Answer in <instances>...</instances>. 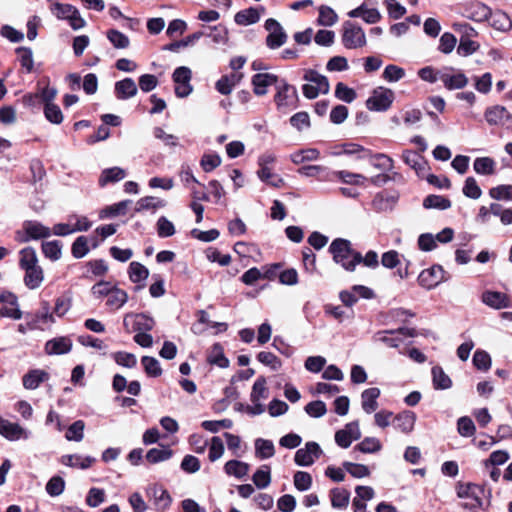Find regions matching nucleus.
<instances>
[{"label":"nucleus","instance_id":"nucleus-58","mask_svg":"<svg viewBox=\"0 0 512 512\" xmlns=\"http://www.w3.org/2000/svg\"><path fill=\"white\" fill-rule=\"evenodd\" d=\"M257 360L274 371H278L282 366L280 358L272 352L262 351L258 353Z\"/></svg>","mask_w":512,"mask_h":512},{"label":"nucleus","instance_id":"nucleus-16","mask_svg":"<svg viewBox=\"0 0 512 512\" xmlns=\"http://www.w3.org/2000/svg\"><path fill=\"white\" fill-rule=\"evenodd\" d=\"M485 120L489 125L503 126L512 120V114L501 105L488 107L484 113Z\"/></svg>","mask_w":512,"mask_h":512},{"label":"nucleus","instance_id":"nucleus-64","mask_svg":"<svg viewBox=\"0 0 512 512\" xmlns=\"http://www.w3.org/2000/svg\"><path fill=\"white\" fill-rule=\"evenodd\" d=\"M489 196L495 200H512V185H499L489 190Z\"/></svg>","mask_w":512,"mask_h":512},{"label":"nucleus","instance_id":"nucleus-14","mask_svg":"<svg viewBox=\"0 0 512 512\" xmlns=\"http://www.w3.org/2000/svg\"><path fill=\"white\" fill-rule=\"evenodd\" d=\"M361 437V431L357 421L348 423L344 429L335 433V441L342 448H348L351 443Z\"/></svg>","mask_w":512,"mask_h":512},{"label":"nucleus","instance_id":"nucleus-39","mask_svg":"<svg viewBox=\"0 0 512 512\" xmlns=\"http://www.w3.org/2000/svg\"><path fill=\"white\" fill-rule=\"evenodd\" d=\"M402 159L408 166H410L412 169H414L417 174H420L421 172H423L425 170L426 163H425L423 157L414 151H410V150L404 151L403 155H402Z\"/></svg>","mask_w":512,"mask_h":512},{"label":"nucleus","instance_id":"nucleus-2","mask_svg":"<svg viewBox=\"0 0 512 512\" xmlns=\"http://www.w3.org/2000/svg\"><path fill=\"white\" fill-rule=\"evenodd\" d=\"M303 80L306 81V83L302 86V92L308 99H315L320 94H327L330 90L327 77L316 70L305 69Z\"/></svg>","mask_w":512,"mask_h":512},{"label":"nucleus","instance_id":"nucleus-24","mask_svg":"<svg viewBox=\"0 0 512 512\" xmlns=\"http://www.w3.org/2000/svg\"><path fill=\"white\" fill-rule=\"evenodd\" d=\"M72 349V341L68 337H58L49 340L45 345V351L49 355L65 354Z\"/></svg>","mask_w":512,"mask_h":512},{"label":"nucleus","instance_id":"nucleus-17","mask_svg":"<svg viewBox=\"0 0 512 512\" xmlns=\"http://www.w3.org/2000/svg\"><path fill=\"white\" fill-rule=\"evenodd\" d=\"M25 237L20 239L22 242L30 240H39L48 238L51 235V229L37 221H26L23 224Z\"/></svg>","mask_w":512,"mask_h":512},{"label":"nucleus","instance_id":"nucleus-52","mask_svg":"<svg viewBox=\"0 0 512 512\" xmlns=\"http://www.w3.org/2000/svg\"><path fill=\"white\" fill-rule=\"evenodd\" d=\"M225 451V447L223 441L220 437L214 436L211 438L209 443V453L208 458L211 462H215L219 460Z\"/></svg>","mask_w":512,"mask_h":512},{"label":"nucleus","instance_id":"nucleus-49","mask_svg":"<svg viewBox=\"0 0 512 512\" xmlns=\"http://www.w3.org/2000/svg\"><path fill=\"white\" fill-rule=\"evenodd\" d=\"M253 483L259 489H264L270 485L271 482V471L267 465L259 468L252 477Z\"/></svg>","mask_w":512,"mask_h":512},{"label":"nucleus","instance_id":"nucleus-31","mask_svg":"<svg viewBox=\"0 0 512 512\" xmlns=\"http://www.w3.org/2000/svg\"><path fill=\"white\" fill-rule=\"evenodd\" d=\"M49 375L44 370L34 369L23 376V386L26 389H36L39 385L48 380Z\"/></svg>","mask_w":512,"mask_h":512},{"label":"nucleus","instance_id":"nucleus-4","mask_svg":"<svg viewBox=\"0 0 512 512\" xmlns=\"http://www.w3.org/2000/svg\"><path fill=\"white\" fill-rule=\"evenodd\" d=\"M457 495L459 498L467 499L464 503L465 508L477 509L482 506L484 488L473 483H459L457 485Z\"/></svg>","mask_w":512,"mask_h":512},{"label":"nucleus","instance_id":"nucleus-20","mask_svg":"<svg viewBox=\"0 0 512 512\" xmlns=\"http://www.w3.org/2000/svg\"><path fill=\"white\" fill-rule=\"evenodd\" d=\"M268 396L267 387H266V379L263 376L257 378L254 382L252 391L250 394L251 402L255 405L254 413L263 412V406L260 404L262 399H266Z\"/></svg>","mask_w":512,"mask_h":512},{"label":"nucleus","instance_id":"nucleus-60","mask_svg":"<svg viewBox=\"0 0 512 512\" xmlns=\"http://www.w3.org/2000/svg\"><path fill=\"white\" fill-rule=\"evenodd\" d=\"M16 53L21 66L30 73L34 66L32 50L26 47H19L16 49Z\"/></svg>","mask_w":512,"mask_h":512},{"label":"nucleus","instance_id":"nucleus-25","mask_svg":"<svg viewBox=\"0 0 512 512\" xmlns=\"http://www.w3.org/2000/svg\"><path fill=\"white\" fill-rule=\"evenodd\" d=\"M465 15L473 21L483 22L489 19L491 9L484 3L476 2L466 8Z\"/></svg>","mask_w":512,"mask_h":512},{"label":"nucleus","instance_id":"nucleus-47","mask_svg":"<svg viewBox=\"0 0 512 512\" xmlns=\"http://www.w3.org/2000/svg\"><path fill=\"white\" fill-rule=\"evenodd\" d=\"M433 385L435 389H448L452 385L449 376L439 366L432 368Z\"/></svg>","mask_w":512,"mask_h":512},{"label":"nucleus","instance_id":"nucleus-41","mask_svg":"<svg viewBox=\"0 0 512 512\" xmlns=\"http://www.w3.org/2000/svg\"><path fill=\"white\" fill-rule=\"evenodd\" d=\"M41 250L43 255L51 261L59 260L62 255V245L57 240L43 242Z\"/></svg>","mask_w":512,"mask_h":512},{"label":"nucleus","instance_id":"nucleus-1","mask_svg":"<svg viewBox=\"0 0 512 512\" xmlns=\"http://www.w3.org/2000/svg\"><path fill=\"white\" fill-rule=\"evenodd\" d=\"M329 250L333 260L340 264L346 271L353 272L358 264L362 262V255L351 248L350 241L342 238L335 239Z\"/></svg>","mask_w":512,"mask_h":512},{"label":"nucleus","instance_id":"nucleus-30","mask_svg":"<svg viewBox=\"0 0 512 512\" xmlns=\"http://www.w3.org/2000/svg\"><path fill=\"white\" fill-rule=\"evenodd\" d=\"M439 80H441L445 88L449 90L461 89L468 83L467 77L461 72L456 74L442 73L439 76Z\"/></svg>","mask_w":512,"mask_h":512},{"label":"nucleus","instance_id":"nucleus-40","mask_svg":"<svg viewBox=\"0 0 512 512\" xmlns=\"http://www.w3.org/2000/svg\"><path fill=\"white\" fill-rule=\"evenodd\" d=\"M38 257L35 249L25 247L19 252V266L22 270L37 266Z\"/></svg>","mask_w":512,"mask_h":512},{"label":"nucleus","instance_id":"nucleus-59","mask_svg":"<svg viewBox=\"0 0 512 512\" xmlns=\"http://www.w3.org/2000/svg\"><path fill=\"white\" fill-rule=\"evenodd\" d=\"M374 339L376 342H381L392 348L398 347L402 342L399 334L392 335L391 330L377 332L374 336Z\"/></svg>","mask_w":512,"mask_h":512},{"label":"nucleus","instance_id":"nucleus-61","mask_svg":"<svg viewBox=\"0 0 512 512\" xmlns=\"http://www.w3.org/2000/svg\"><path fill=\"white\" fill-rule=\"evenodd\" d=\"M141 363L148 376L158 377L162 374V369L160 367L159 361L156 358L144 356L141 359Z\"/></svg>","mask_w":512,"mask_h":512},{"label":"nucleus","instance_id":"nucleus-19","mask_svg":"<svg viewBox=\"0 0 512 512\" xmlns=\"http://www.w3.org/2000/svg\"><path fill=\"white\" fill-rule=\"evenodd\" d=\"M415 422L416 414L405 410L394 416L393 427L404 434H409L414 430Z\"/></svg>","mask_w":512,"mask_h":512},{"label":"nucleus","instance_id":"nucleus-48","mask_svg":"<svg viewBox=\"0 0 512 512\" xmlns=\"http://www.w3.org/2000/svg\"><path fill=\"white\" fill-rule=\"evenodd\" d=\"M257 175L263 182H266L272 187L280 188L284 184L283 179L279 175L273 173L270 167L260 168Z\"/></svg>","mask_w":512,"mask_h":512},{"label":"nucleus","instance_id":"nucleus-43","mask_svg":"<svg viewBox=\"0 0 512 512\" xmlns=\"http://www.w3.org/2000/svg\"><path fill=\"white\" fill-rule=\"evenodd\" d=\"M260 19V13L256 8H248L239 11L235 15V22L239 25L247 26L258 22Z\"/></svg>","mask_w":512,"mask_h":512},{"label":"nucleus","instance_id":"nucleus-15","mask_svg":"<svg viewBox=\"0 0 512 512\" xmlns=\"http://www.w3.org/2000/svg\"><path fill=\"white\" fill-rule=\"evenodd\" d=\"M444 279V270L441 266L435 265L429 269L423 270L419 277L418 283L426 289H432L440 284Z\"/></svg>","mask_w":512,"mask_h":512},{"label":"nucleus","instance_id":"nucleus-6","mask_svg":"<svg viewBox=\"0 0 512 512\" xmlns=\"http://www.w3.org/2000/svg\"><path fill=\"white\" fill-rule=\"evenodd\" d=\"M394 101V92L391 89L378 87L366 101L370 111H386Z\"/></svg>","mask_w":512,"mask_h":512},{"label":"nucleus","instance_id":"nucleus-53","mask_svg":"<svg viewBox=\"0 0 512 512\" xmlns=\"http://www.w3.org/2000/svg\"><path fill=\"white\" fill-rule=\"evenodd\" d=\"M207 361L212 365H217L221 368H226L229 365L228 359L224 356L223 350L220 345H214L212 350L207 356Z\"/></svg>","mask_w":512,"mask_h":512},{"label":"nucleus","instance_id":"nucleus-13","mask_svg":"<svg viewBox=\"0 0 512 512\" xmlns=\"http://www.w3.org/2000/svg\"><path fill=\"white\" fill-rule=\"evenodd\" d=\"M0 302L3 307L0 310V315L8 318L18 320L22 317V312L18 306V298L11 292H3L0 295Z\"/></svg>","mask_w":512,"mask_h":512},{"label":"nucleus","instance_id":"nucleus-18","mask_svg":"<svg viewBox=\"0 0 512 512\" xmlns=\"http://www.w3.org/2000/svg\"><path fill=\"white\" fill-rule=\"evenodd\" d=\"M0 434L10 441L20 438L27 439L28 433L19 424L10 422L0 417Z\"/></svg>","mask_w":512,"mask_h":512},{"label":"nucleus","instance_id":"nucleus-8","mask_svg":"<svg viewBox=\"0 0 512 512\" xmlns=\"http://www.w3.org/2000/svg\"><path fill=\"white\" fill-rule=\"evenodd\" d=\"M123 325L134 332H143L152 330L155 321L143 313H128L124 316Z\"/></svg>","mask_w":512,"mask_h":512},{"label":"nucleus","instance_id":"nucleus-57","mask_svg":"<svg viewBox=\"0 0 512 512\" xmlns=\"http://www.w3.org/2000/svg\"><path fill=\"white\" fill-rule=\"evenodd\" d=\"M338 20V16L335 11L328 6H320L318 24L322 26H332Z\"/></svg>","mask_w":512,"mask_h":512},{"label":"nucleus","instance_id":"nucleus-11","mask_svg":"<svg viewBox=\"0 0 512 512\" xmlns=\"http://www.w3.org/2000/svg\"><path fill=\"white\" fill-rule=\"evenodd\" d=\"M265 28L269 32L266 44L270 49H277L286 42L287 34L278 21L272 18L268 19L265 22Z\"/></svg>","mask_w":512,"mask_h":512},{"label":"nucleus","instance_id":"nucleus-5","mask_svg":"<svg viewBox=\"0 0 512 512\" xmlns=\"http://www.w3.org/2000/svg\"><path fill=\"white\" fill-rule=\"evenodd\" d=\"M51 12L58 19L69 21L70 26L74 30L81 29L86 25L85 20L80 16L79 11L73 5L54 2L51 5Z\"/></svg>","mask_w":512,"mask_h":512},{"label":"nucleus","instance_id":"nucleus-29","mask_svg":"<svg viewBox=\"0 0 512 512\" xmlns=\"http://www.w3.org/2000/svg\"><path fill=\"white\" fill-rule=\"evenodd\" d=\"M126 177V171L120 167L104 169L99 177V186L104 187L109 183H116Z\"/></svg>","mask_w":512,"mask_h":512},{"label":"nucleus","instance_id":"nucleus-26","mask_svg":"<svg viewBox=\"0 0 512 512\" xmlns=\"http://www.w3.org/2000/svg\"><path fill=\"white\" fill-rule=\"evenodd\" d=\"M243 75L231 73L223 75L215 84L216 90L222 95H229L233 88L242 80Z\"/></svg>","mask_w":512,"mask_h":512},{"label":"nucleus","instance_id":"nucleus-62","mask_svg":"<svg viewBox=\"0 0 512 512\" xmlns=\"http://www.w3.org/2000/svg\"><path fill=\"white\" fill-rule=\"evenodd\" d=\"M423 205L425 208L448 209L451 206V201L443 196L429 195L424 199Z\"/></svg>","mask_w":512,"mask_h":512},{"label":"nucleus","instance_id":"nucleus-45","mask_svg":"<svg viewBox=\"0 0 512 512\" xmlns=\"http://www.w3.org/2000/svg\"><path fill=\"white\" fill-rule=\"evenodd\" d=\"M473 168L477 174L492 175L495 173L496 163L490 157H479L475 159Z\"/></svg>","mask_w":512,"mask_h":512},{"label":"nucleus","instance_id":"nucleus-22","mask_svg":"<svg viewBox=\"0 0 512 512\" xmlns=\"http://www.w3.org/2000/svg\"><path fill=\"white\" fill-rule=\"evenodd\" d=\"M95 461L96 459L94 457L82 456L79 454H67L60 458V463L62 465L79 469H88L95 463Z\"/></svg>","mask_w":512,"mask_h":512},{"label":"nucleus","instance_id":"nucleus-32","mask_svg":"<svg viewBox=\"0 0 512 512\" xmlns=\"http://www.w3.org/2000/svg\"><path fill=\"white\" fill-rule=\"evenodd\" d=\"M127 301V292L116 285V287L111 290L110 295L106 300V306L111 311H115L123 307Z\"/></svg>","mask_w":512,"mask_h":512},{"label":"nucleus","instance_id":"nucleus-51","mask_svg":"<svg viewBox=\"0 0 512 512\" xmlns=\"http://www.w3.org/2000/svg\"><path fill=\"white\" fill-rule=\"evenodd\" d=\"M85 423L82 420H77L72 423L65 434L68 441L80 442L84 438Z\"/></svg>","mask_w":512,"mask_h":512},{"label":"nucleus","instance_id":"nucleus-12","mask_svg":"<svg viewBox=\"0 0 512 512\" xmlns=\"http://www.w3.org/2000/svg\"><path fill=\"white\" fill-rule=\"evenodd\" d=\"M322 450L318 443L307 442L304 448L295 453V463L299 466H310L320 457Z\"/></svg>","mask_w":512,"mask_h":512},{"label":"nucleus","instance_id":"nucleus-63","mask_svg":"<svg viewBox=\"0 0 512 512\" xmlns=\"http://www.w3.org/2000/svg\"><path fill=\"white\" fill-rule=\"evenodd\" d=\"M294 486L299 491H307L312 486V476L305 471H297L293 477Z\"/></svg>","mask_w":512,"mask_h":512},{"label":"nucleus","instance_id":"nucleus-55","mask_svg":"<svg viewBox=\"0 0 512 512\" xmlns=\"http://www.w3.org/2000/svg\"><path fill=\"white\" fill-rule=\"evenodd\" d=\"M116 287V284L107 281H99L91 288V293L95 299L108 298L111 290Z\"/></svg>","mask_w":512,"mask_h":512},{"label":"nucleus","instance_id":"nucleus-35","mask_svg":"<svg viewBox=\"0 0 512 512\" xmlns=\"http://www.w3.org/2000/svg\"><path fill=\"white\" fill-rule=\"evenodd\" d=\"M350 17H361L366 23L374 24L381 18L379 11L375 8H367L364 4L351 10Z\"/></svg>","mask_w":512,"mask_h":512},{"label":"nucleus","instance_id":"nucleus-27","mask_svg":"<svg viewBox=\"0 0 512 512\" xmlns=\"http://www.w3.org/2000/svg\"><path fill=\"white\" fill-rule=\"evenodd\" d=\"M137 86L133 79L125 78L115 84V94L118 99H129L137 94Z\"/></svg>","mask_w":512,"mask_h":512},{"label":"nucleus","instance_id":"nucleus-56","mask_svg":"<svg viewBox=\"0 0 512 512\" xmlns=\"http://www.w3.org/2000/svg\"><path fill=\"white\" fill-rule=\"evenodd\" d=\"M343 467L354 478H365L371 474L369 467L363 464L344 462Z\"/></svg>","mask_w":512,"mask_h":512},{"label":"nucleus","instance_id":"nucleus-33","mask_svg":"<svg viewBox=\"0 0 512 512\" xmlns=\"http://www.w3.org/2000/svg\"><path fill=\"white\" fill-rule=\"evenodd\" d=\"M490 25L502 32L509 31L512 28V21L508 14L501 10H497L495 12L491 11V15H489Z\"/></svg>","mask_w":512,"mask_h":512},{"label":"nucleus","instance_id":"nucleus-10","mask_svg":"<svg viewBox=\"0 0 512 512\" xmlns=\"http://www.w3.org/2000/svg\"><path fill=\"white\" fill-rule=\"evenodd\" d=\"M263 72H257L251 78L253 92L257 96H264L268 93V88L278 82V76L274 73L267 71L266 68Z\"/></svg>","mask_w":512,"mask_h":512},{"label":"nucleus","instance_id":"nucleus-21","mask_svg":"<svg viewBox=\"0 0 512 512\" xmlns=\"http://www.w3.org/2000/svg\"><path fill=\"white\" fill-rule=\"evenodd\" d=\"M147 494L154 500V504L158 510L167 509L172 502V498L168 491L159 485L148 487Z\"/></svg>","mask_w":512,"mask_h":512},{"label":"nucleus","instance_id":"nucleus-28","mask_svg":"<svg viewBox=\"0 0 512 512\" xmlns=\"http://www.w3.org/2000/svg\"><path fill=\"white\" fill-rule=\"evenodd\" d=\"M482 301L495 309H501L509 306V299L506 294L495 291H486L482 294Z\"/></svg>","mask_w":512,"mask_h":512},{"label":"nucleus","instance_id":"nucleus-44","mask_svg":"<svg viewBox=\"0 0 512 512\" xmlns=\"http://www.w3.org/2000/svg\"><path fill=\"white\" fill-rule=\"evenodd\" d=\"M381 449L382 444L376 437H366L354 447V451H359L364 454L376 453Z\"/></svg>","mask_w":512,"mask_h":512},{"label":"nucleus","instance_id":"nucleus-23","mask_svg":"<svg viewBox=\"0 0 512 512\" xmlns=\"http://www.w3.org/2000/svg\"><path fill=\"white\" fill-rule=\"evenodd\" d=\"M24 284L31 290L38 289L44 281V271L40 265L24 270Z\"/></svg>","mask_w":512,"mask_h":512},{"label":"nucleus","instance_id":"nucleus-36","mask_svg":"<svg viewBox=\"0 0 512 512\" xmlns=\"http://www.w3.org/2000/svg\"><path fill=\"white\" fill-rule=\"evenodd\" d=\"M128 274L133 283L140 284L139 287H143L149 276V270L143 264L133 261L129 265Z\"/></svg>","mask_w":512,"mask_h":512},{"label":"nucleus","instance_id":"nucleus-50","mask_svg":"<svg viewBox=\"0 0 512 512\" xmlns=\"http://www.w3.org/2000/svg\"><path fill=\"white\" fill-rule=\"evenodd\" d=\"M107 38L116 49H126L130 45L128 36L116 29L108 30Z\"/></svg>","mask_w":512,"mask_h":512},{"label":"nucleus","instance_id":"nucleus-7","mask_svg":"<svg viewBox=\"0 0 512 512\" xmlns=\"http://www.w3.org/2000/svg\"><path fill=\"white\" fill-rule=\"evenodd\" d=\"M297 99V90L286 82L277 87L276 94L274 95L277 109L282 112H287L291 108L296 107Z\"/></svg>","mask_w":512,"mask_h":512},{"label":"nucleus","instance_id":"nucleus-42","mask_svg":"<svg viewBox=\"0 0 512 512\" xmlns=\"http://www.w3.org/2000/svg\"><path fill=\"white\" fill-rule=\"evenodd\" d=\"M165 206V200L153 196H145L137 201L135 210L137 212H141L144 210H157Z\"/></svg>","mask_w":512,"mask_h":512},{"label":"nucleus","instance_id":"nucleus-54","mask_svg":"<svg viewBox=\"0 0 512 512\" xmlns=\"http://www.w3.org/2000/svg\"><path fill=\"white\" fill-rule=\"evenodd\" d=\"M256 456L261 459L271 458L274 453V445L270 440L257 439L255 442Z\"/></svg>","mask_w":512,"mask_h":512},{"label":"nucleus","instance_id":"nucleus-3","mask_svg":"<svg viewBox=\"0 0 512 512\" xmlns=\"http://www.w3.org/2000/svg\"><path fill=\"white\" fill-rule=\"evenodd\" d=\"M341 32L342 44L347 49L362 48L367 43L364 30L353 22H344Z\"/></svg>","mask_w":512,"mask_h":512},{"label":"nucleus","instance_id":"nucleus-46","mask_svg":"<svg viewBox=\"0 0 512 512\" xmlns=\"http://www.w3.org/2000/svg\"><path fill=\"white\" fill-rule=\"evenodd\" d=\"M173 455V451L170 448H152L146 453V460L150 464H156L159 462L169 460Z\"/></svg>","mask_w":512,"mask_h":512},{"label":"nucleus","instance_id":"nucleus-38","mask_svg":"<svg viewBox=\"0 0 512 512\" xmlns=\"http://www.w3.org/2000/svg\"><path fill=\"white\" fill-rule=\"evenodd\" d=\"M330 499L333 508L345 509L349 505L350 492L345 488H333L330 491Z\"/></svg>","mask_w":512,"mask_h":512},{"label":"nucleus","instance_id":"nucleus-34","mask_svg":"<svg viewBox=\"0 0 512 512\" xmlns=\"http://www.w3.org/2000/svg\"><path fill=\"white\" fill-rule=\"evenodd\" d=\"M380 396V390L378 388H368L362 392V408L370 414L378 408L377 399Z\"/></svg>","mask_w":512,"mask_h":512},{"label":"nucleus","instance_id":"nucleus-9","mask_svg":"<svg viewBox=\"0 0 512 512\" xmlns=\"http://www.w3.org/2000/svg\"><path fill=\"white\" fill-rule=\"evenodd\" d=\"M191 77L192 72L188 67L181 66L175 69L172 78L175 83V94L178 97H187L192 92Z\"/></svg>","mask_w":512,"mask_h":512},{"label":"nucleus","instance_id":"nucleus-37","mask_svg":"<svg viewBox=\"0 0 512 512\" xmlns=\"http://www.w3.org/2000/svg\"><path fill=\"white\" fill-rule=\"evenodd\" d=\"M250 466L246 462L239 460H229L224 465V471L228 476L241 479L245 477L249 472Z\"/></svg>","mask_w":512,"mask_h":512}]
</instances>
